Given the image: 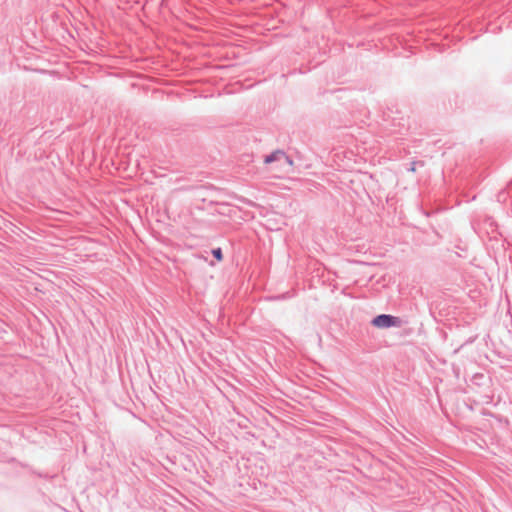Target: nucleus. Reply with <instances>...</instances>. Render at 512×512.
I'll list each match as a JSON object with an SVG mask.
<instances>
[{"instance_id":"obj_1","label":"nucleus","mask_w":512,"mask_h":512,"mask_svg":"<svg viewBox=\"0 0 512 512\" xmlns=\"http://www.w3.org/2000/svg\"><path fill=\"white\" fill-rule=\"evenodd\" d=\"M400 324L401 321L399 318L386 314L378 315L372 320V325L380 329L400 326Z\"/></svg>"},{"instance_id":"obj_2","label":"nucleus","mask_w":512,"mask_h":512,"mask_svg":"<svg viewBox=\"0 0 512 512\" xmlns=\"http://www.w3.org/2000/svg\"><path fill=\"white\" fill-rule=\"evenodd\" d=\"M274 161H284L289 166H293V160L290 159L283 151L277 150L272 154L268 155L264 159L265 164H271Z\"/></svg>"},{"instance_id":"obj_3","label":"nucleus","mask_w":512,"mask_h":512,"mask_svg":"<svg viewBox=\"0 0 512 512\" xmlns=\"http://www.w3.org/2000/svg\"><path fill=\"white\" fill-rule=\"evenodd\" d=\"M212 254L213 256L218 260V261H222L223 259V255H222V250L220 248H216L212 251Z\"/></svg>"}]
</instances>
